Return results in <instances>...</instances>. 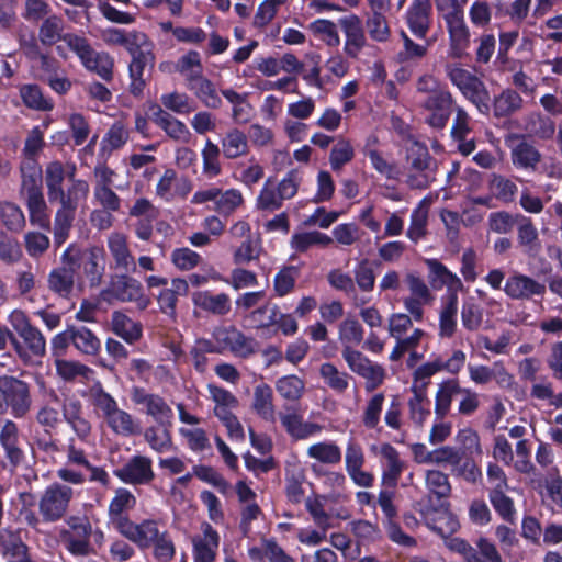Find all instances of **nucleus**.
Returning a JSON list of instances; mask_svg holds the SVG:
<instances>
[{
	"label": "nucleus",
	"mask_w": 562,
	"mask_h": 562,
	"mask_svg": "<svg viewBox=\"0 0 562 562\" xmlns=\"http://www.w3.org/2000/svg\"><path fill=\"white\" fill-rule=\"evenodd\" d=\"M425 481L428 494L422 515L430 530L446 538L459 528L458 520L449 512L448 498L451 494L449 477L439 470H427Z\"/></svg>",
	"instance_id": "obj_2"
},
{
	"label": "nucleus",
	"mask_w": 562,
	"mask_h": 562,
	"mask_svg": "<svg viewBox=\"0 0 562 562\" xmlns=\"http://www.w3.org/2000/svg\"><path fill=\"white\" fill-rule=\"evenodd\" d=\"M319 372L325 383L335 392L344 393L348 389L349 375L346 372H339L334 364H322Z\"/></svg>",
	"instance_id": "obj_62"
},
{
	"label": "nucleus",
	"mask_w": 562,
	"mask_h": 562,
	"mask_svg": "<svg viewBox=\"0 0 562 562\" xmlns=\"http://www.w3.org/2000/svg\"><path fill=\"white\" fill-rule=\"evenodd\" d=\"M0 218L7 229L11 232H20L25 226L22 210L12 202L0 203Z\"/></svg>",
	"instance_id": "obj_57"
},
{
	"label": "nucleus",
	"mask_w": 562,
	"mask_h": 562,
	"mask_svg": "<svg viewBox=\"0 0 562 562\" xmlns=\"http://www.w3.org/2000/svg\"><path fill=\"white\" fill-rule=\"evenodd\" d=\"M307 454L326 464H337L341 461V450L334 442L314 443L308 448Z\"/></svg>",
	"instance_id": "obj_55"
},
{
	"label": "nucleus",
	"mask_w": 562,
	"mask_h": 562,
	"mask_svg": "<svg viewBox=\"0 0 562 562\" xmlns=\"http://www.w3.org/2000/svg\"><path fill=\"white\" fill-rule=\"evenodd\" d=\"M27 551L29 547L23 542L18 532L7 529L0 531V552L3 555L15 559Z\"/></svg>",
	"instance_id": "obj_54"
},
{
	"label": "nucleus",
	"mask_w": 562,
	"mask_h": 562,
	"mask_svg": "<svg viewBox=\"0 0 562 562\" xmlns=\"http://www.w3.org/2000/svg\"><path fill=\"white\" fill-rule=\"evenodd\" d=\"M68 530L61 532L66 550L74 557H87L94 553L90 542L92 525L87 517L71 516L67 520Z\"/></svg>",
	"instance_id": "obj_6"
},
{
	"label": "nucleus",
	"mask_w": 562,
	"mask_h": 562,
	"mask_svg": "<svg viewBox=\"0 0 562 562\" xmlns=\"http://www.w3.org/2000/svg\"><path fill=\"white\" fill-rule=\"evenodd\" d=\"M244 203L243 194L237 189H228L225 192L221 191L214 210L224 216H229Z\"/></svg>",
	"instance_id": "obj_64"
},
{
	"label": "nucleus",
	"mask_w": 562,
	"mask_h": 562,
	"mask_svg": "<svg viewBox=\"0 0 562 562\" xmlns=\"http://www.w3.org/2000/svg\"><path fill=\"white\" fill-rule=\"evenodd\" d=\"M132 55V61L128 65L130 75V93L135 98H140L146 87V81L143 78L144 70L147 65L154 66L155 56L150 50H143L142 46L135 47L130 52Z\"/></svg>",
	"instance_id": "obj_20"
},
{
	"label": "nucleus",
	"mask_w": 562,
	"mask_h": 562,
	"mask_svg": "<svg viewBox=\"0 0 562 562\" xmlns=\"http://www.w3.org/2000/svg\"><path fill=\"white\" fill-rule=\"evenodd\" d=\"M214 339L218 346L217 351H252L247 347V338L235 326L217 327L213 333ZM209 351H214L210 349Z\"/></svg>",
	"instance_id": "obj_30"
},
{
	"label": "nucleus",
	"mask_w": 562,
	"mask_h": 562,
	"mask_svg": "<svg viewBox=\"0 0 562 562\" xmlns=\"http://www.w3.org/2000/svg\"><path fill=\"white\" fill-rule=\"evenodd\" d=\"M462 94L476 106L480 113L490 114L492 110L491 95L485 83L477 76Z\"/></svg>",
	"instance_id": "obj_42"
},
{
	"label": "nucleus",
	"mask_w": 562,
	"mask_h": 562,
	"mask_svg": "<svg viewBox=\"0 0 562 562\" xmlns=\"http://www.w3.org/2000/svg\"><path fill=\"white\" fill-rule=\"evenodd\" d=\"M449 34V57L462 59L470 46V31L464 22L463 11L454 7L445 15Z\"/></svg>",
	"instance_id": "obj_11"
},
{
	"label": "nucleus",
	"mask_w": 562,
	"mask_h": 562,
	"mask_svg": "<svg viewBox=\"0 0 562 562\" xmlns=\"http://www.w3.org/2000/svg\"><path fill=\"white\" fill-rule=\"evenodd\" d=\"M517 240L524 252L529 257L537 256L541 250L538 231L530 217L518 215Z\"/></svg>",
	"instance_id": "obj_32"
},
{
	"label": "nucleus",
	"mask_w": 562,
	"mask_h": 562,
	"mask_svg": "<svg viewBox=\"0 0 562 562\" xmlns=\"http://www.w3.org/2000/svg\"><path fill=\"white\" fill-rule=\"evenodd\" d=\"M252 408L263 420H276L273 392L270 385L261 383L255 387Z\"/></svg>",
	"instance_id": "obj_37"
},
{
	"label": "nucleus",
	"mask_w": 562,
	"mask_h": 562,
	"mask_svg": "<svg viewBox=\"0 0 562 562\" xmlns=\"http://www.w3.org/2000/svg\"><path fill=\"white\" fill-rule=\"evenodd\" d=\"M386 11H372L368 15L366 26L370 37L375 42H386L391 35L387 20L384 15Z\"/></svg>",
	"instance_id": "obj_52"
},
{
	"label": "nucleus",
	"mask_w": 562,
	"mask_h": 562,
	"mask_svg": "<svg viewBox=\"0 0 562 562\" xmlns=\"http://www.w3.org/2000/svg\"><path fill=\"white\" fill-rule=\"evenodd\" d=\"M338 23L345 34V54L356 59L367 45V38L361 19L357 14H349L338 19Z\"/></svg>",
	"instance_id": "obj_16"
},
{
	"label": "nucleus",
	"mask_w": 562,
	"mask_h": 562,
	"mask_svg": "<svg viewBox=\"0 0 562 562\" xmlns=\"http://www.w3.org/2000/svg\"><path fill=\"white\" fill-rule=\"evenodd\" d=\"M428 211L420 206L414 209L411 214V223L406 236L415 244L427 235Z\"/></svg>",
	"instance_id": "obj_61"
},
{
	"label": "nucleus",
	"mask_w": 562,
	"mask_h": 562,
	"mask_svg": "<svg viewBox=\"0 0 562 562\" xmlns=\"http://www.w3.org/2000/svg\"><path fill=\"white\" fill-rule=\"evenodd\" d=\"M88 59L89 63L86 60L82 63L87 70L97 74L106 82L113 80L114 59L109 53L93 50Z\"/></svg>",
	"instance_id": "obj_40"
},
{
	"label": "nucleus",
	"mask_w": 562,
	"mask_h": 562,
	"mask_svg": "<svg viewBox=\"0 0 562 562\" xmlns=\"http://www.w3.org/2000/svg\"><path fill=\"white\" fill-rule=\"evenodd\" d=\"M308 29L327 46L338 47L340 45V37L338 34L337 25L333 21L327 19H317L310 23Z\"/></svg>",
	"instance_id": "obj_47"
},
{
	"label": "nucleus",
	"mask_w": 562,
	"mask_h": 562,
	"mask_svg": "<svg viewBox=\"0 0 562 562\" xmlns=\"http://www.w3.org/2000/svg\"><path fill=\"white\" fill-rule=\"evenodd\" d=\"M192 303L196 308L215 316H225L232 308V301L227 293L213 294L209 290L194 292Z\"/></svg>",
	"instance_id": "obj_27"
},
{
	"label": "nucleus",
	"mask_w": 562,
	"mask_h": 562,
	"mask_svg": "<svg viewBox=\"0 0 562 562\" xmlns=\"http://www.w3.org/2000/svg\"><path fill=\"white\" fill-rule=\"evenodd\" d=\"M379 454L382 458L381 485L395 490L405 469V463L401 460L400 452L389 442L380 446Z\"/></svg>",
	"instance_id": "obj_18"
},
{
	"label": "nucleus",
	"mask_w": 562,
	"mask_h": 562,
	"mask_svg": "<svg viewBox=\"0 0 562 562\" xmlns=\"http://www.w3.org/2000/svg\"><path fill=\"white\" fill-rule=\"evenodd\" d=\"M9 321L30 351H46V340L43 334L30 323L23 311L14 310L10 314Z\"/></svg>",
	"instance_id": "obj_22"
},
{
	"label": "nucleus",
	"mask_w": 562,
	"mask_h": 562,
	"mask_svg": "<svg viewBox=\"0 0 562 562\" xmlns=\"http://www.w3.org/2000/svg\"><path fill=\"white\" fill-rule=\"evenodd\" d=\"M63 417L80 439H86L90 435L91 424L83 416L82 404L79 400L65 401Z\"/></svg>",
	"instance_id": "obj_31"
},
{
	"label": "nucleus",
	"mask_w": 562,
	"mask_h": 562,
	"mask_svg": "<svg viewBox=\"0 0 562 562\" xmlns=\"http://www.w3.org/2000/svg\"><path fill=\"white\" fill-rule=\"evenodd\" d=\"M430 0H414L406 10V24L417 38H425L431 25Z\"/></svg>",
	"instance_id": "obj_25"
},
{
	"label": "nucleus",
	"mask_w": 562,
	"mask_h": 562,
	"mask_svg": "<svg viewBox=\"0 0 562 562\" xmlns=\"http://www.w3.org/2000/svg\"><path fill=\"white\" fill-rule=\"evenodd\" d=\"M506 490H491L488 493L490 502L495 512L507 522H515L516 509L514 501L505 494Z\"/></svg>",
	"instance_id": "obj_49"
},
{
	"label": "nucleus",
	"mask_w": 562,
	"mask_h": 562,
	"mask_svg": "<svg viewBox=\"0 0 562 562\" xmlns=\"http://www.w3.org/2000/svg\"><path fill=\"white\" fill-rule=\"evenodd\" d=\"M65 22L61 16L52 14L46 16L38 29V40L44 46H53L57 42H63Z\"/></svg>",
	"instance_id": "obj_38"
},
{
	"label": "nucleus",
	"mask_w": 562,
	"mask_h": 562,
	"mask_svg": "<svg viewBox=\"0 0 562 562\" xmlns=\"http://www.w3.org/2000/svg\"><path fill=\"white\" fill-rule=\"evenodd\" d=\"M449 549L461 554L464 562H504L496 544L486 537H479L474 546L456 537L450 539Z\"/></svg>",
	"instance_id": "obj_8"
},
{
	"label": "nucleus",
	"mask_w": 562,
	"mask_h": 562,
	"mask_svg": "<svg viewBox=\"0 0 562 562\" xmlns=\"http://www.w3.org/2000/svg\"><path fill=\"white\" fill-rule=\"evenodd\" d=\"M512 161L517 169L535 171L541 154L532 144L521 140L512 149Z\"/></svg>",
	"instance_id": "obj_35"
},
{
	"label": "nucleus",
	"mask_w": 562,
	"mask_h": 562,
	"mask_svg": "<svg viewBox=\"0 0 562 562\" xmlns=\"http://www.w3.org/2000/svg\"><path fill=\"white\" fill-rule=\"evenodd\" d=\"M395 490L384 487L380 491L378 504L384 515L383 527L386 530L389 539L400 546L412 548L417 544L414 537L405 533L400 524L395 521L397 508L393 503Z\"/></svg>",
	"instance_id": "obj_7"
},
{
	"label": "nucleus",
	"mask_w": 562,
	"mask_h": 562,
	"mask_svg": "<svg viewBox=\"0 0 562 562\" xmlns=\"http://www.w3.org/2000/svg\"><path fill=\"white\" fill-rule=\"evenodd\" d=\"M483 321V308L474 299L465 300L461 307V322L462 326L470 330H477Z\"/></svg>",
	"instance_id": "obj_60"
},
{
	"label": "nucleus",
	"mask_w": 562,
	"mask_h": 562,
	"mask_svg": "<svg viewBox=\"0 0 562 562\" xmlns=\"http://www.w3.org/2000/svg\"><path fill=\"white\" fill-rule=\"evenodd\" d=\"M203 536L193 539V562H214L220 546V535L209 522L201 525Z\"/></svg>",
	"instance_id": "obj_26"
},
{
	"label": "nucleus",
	"mask_w": 562,
	"mask_h": 562,
	"mask_svg": "<svg viewBox=\"0 0 562 562\" xmlns=\"http://www.w3.org/2000/svg\"><path fill=\"white\" fill-rule=\"evenodd\" d=\"M128 139V132L124 125L116 122L111 125L105 135L101 140V151H108L109 154L113 150L122 148Z\"/></svg>",
	"instance_id": "obj_58"
},
{
	"label": "nucleus",
	"mask_w": 562,
	"mask_h": 562,
	"mask_svg": "<svg viewBox=\"0 0 562 562\" xmlns=\"http://www.w3.org/2000/svg\"><path fill=\"white\" fill-rule=\"evenodd\" d=\"M108 248L114 260L115 269L122 272H135L136 263L127 245L126 237L121 233H112L108 238Z\"/></svg>",
	"instance_id": "obj_29"
},
{
	"label": "nucleus",
	"mask_w": 562,
	"mask_h": 562,
	"mask_svg": "<svg viewBox=\"0 0 562 562\" xmlns=\"http://www.w3.org/2000/svg\"><path fill=\"white\" fill-rule=\"evenodd\" d=\"M170 260L181 271H190L198 267L202 257L189 247H180L172 250Z\"/></svg>",
	"instance_id": "obj_63"
},
{
	"label": "nucleus",
	"mask_w": 562,
	"mask_h": 562,
	"mask_svg": "<svg viewBox=\"0 0 562 562\" xmlns=\"http://www.w3.org/2000/svg\"><path fill=\"white\" fill-rule=\"evenodd\" d=\"M351 371L366 379V390L372 392L382 385L385 370L382 366L373 363L363 353H342Z\"/></svg>",
	"instance_id": "obj_13"
},
{
	"label": "nucleus",
	"mask_w": 562,
	"mask_h": 562,
	"mask_svg": "<svg viewBox=\"0 0 562 562\" xmlns=\"http://www.w3.org/2000/svg\"><path fill=\"white\" fill-rule=\"evenodd\" d=\"M406 184L411 189L425 190L436 180L437 161L427 145L413 139L406 148Z\"/></svg>",
	"instance_id": "obj_4"
},
{
	"label": "nucleus",
	"mask_w": 562,
	"mask_h": 562,
	"mask_svg": "<svg viewBox=\"0 0 562 562\" xmlns=\"http://www.w3.org/2000/svg\"><path fill=\"white\" fill-rule=\"evenodd\" d=\"M130 272H122L112 278L110 286L101 292L102 295L110 294L121 302H134L139 310H146L150 299L144 294L142 283L128 276Z\"/></svg>",
	"instance_id": "obj_9"
},
{
	"label": "nucleus",
	"mask_w": 562,
	"mask_h": 562,
	"mask_svg": "<svg viewBox=\"0 0 562 562\" xmlns=\"http://www.w3.org/2000/svg\"><path fill=\"white\" fill-rule=\"evenodd\" d=\"M220 155L221 150L218 145L214 144L211 139H207L201 151V156L203 161L202 171L209 179H213L222 172Z\"/></svg>",
	"instance_id": "obj_48"
},
{
	"label": "nucleus",
	"mask_w": 562,
	"mask_h": 562,
	"mask_svg": "<svg viewBox=\"0 0 562 562\" xmlns=\"http://www.w3.org/2000/svg\"><path fill=\"white\" fill-rule=\"evenodd\" d=\"M137 499L135 495L125 487H119L109 504L108 515L110 522L120 533L128 522V512L136 506Z\"/></svg>",
	"instance_id": "obj_17"
},
{
	"label": "nucleus",
	"mask_w": 562,
	"mask_h": 562,
	"mask_svg": "<svg viewBox=\"0 0 562 562\" xmlns=\"http://www.w3.org/2000/svg\"><path fill=\"white\" fill-rule=\"evenodd\" d=\"M76 269L72 263L60 261V266L50 270L47 277V286L50 292L60 299H70L75 290Z\"/></svg>",
	"instance_id": "obj_24"
},
{
	"label": "nucleus",
	"mask_w": 562,
	"mask_h": 562,
	"mask_svg": "<svg viewBox=\"0 0 562 562\" xmlns=\"http://www.w3.org/2000/svg\"><path fill=\"white\" fill-rule=\"evenodd\" d=\"M339 337L345 344L344 351H353L363 339V328L356 319H346L339 327Z\"/></svg>",
	"instance_id": "obj_59"
},
{
	"label": "nucleus",
	"mask_w": 562,
	"mask_h": 562,
	"mask_svg": "<svg viewBox=\"0 0 562 562\" xmlns=\"http://www.w3.org/2000/svg\"><path fill=\"white\" fill-rule=\"evenodd\" d=\"M278 305L266 303L244 316V321L251 328H269L274 325L278 316Z\"/></svg>",
	"instance_id": "obj_41"
},
{
	"label": "nucleus",
	"mask_w": 562,
	"mask_h": 562,
	"mask_svg": "<svg viewBox=\"0 0 562 562\" xmlns=\"http://www.w3.org/2000/svg\"><path fill=\"white\" fill-rule=\"evenodd\" d=\"M458 295L450 293L440 312L439 334L442 337H452L457 327Z\"/></svg>",
	"instance_id": "obj_43"
},
{
	"label": "nucleus",
	"mask_w": 562,
	"mask_h": 562,
	"mask_svg": "<svg viewBox=\"0 0 562 562\" xmlns=\"http://www.w3.org/2000/svg\"><path fill=\"white\" fill-rule=\"evenodd\" d=\"M0 443L5 451V457L13 467L19 465L23 458V451L19 448V431L15 423L8 420L0 431Z\"/></svg>",
	"instance_id": "obj_34"
},
{
	"label": "nucleus",
	"mask_w": 562,
	"mask_h": 562,
	"mask_svg": "<svg viewBox=\"0 0 562 562\" xmlns=\"http://www.w3.org/2000/svg\"><path fill=\"white\" fill-rule=\"evenodd\" d=\"M276 390L283 398L297 402L304 393L305 383L294 374L285 375L278 379Z\"/></svg>",
	"instance_id": "obj_50"
},
{
	"label": "nucleus",
	"mask_w": 562,
	"mask_h": 562,
	"mask_svg": "<svg viewBox=\"0 0 562 562\" xmlns=\"http://www.w3.org/2000/svg\"><path fill=\"white\" fill-rule=\"evenodd\" d=\"M148 115L150 120L171 139L178 142L189 140L191 134L187 125L164 110L158 103L149 104Z\"/></svg>",
	"instance_id": "obj_19"
},
{
	"label": "nucleus",
	"mask_w": 562,
	"mask_h": 562,
	"mask_svg": "<svg viewBox=\"0 0 562 562\" xmlns=\"http://www.w3.org/2000/svg\"><path fill=\"white\" fill-rule=\"evenodd\" d=\"M187 88L193 91L205 106L218 109L222 105V99L217 94L214 83L203 77L200 71H192L187 76Z\"/></svg>",
	"instance_id": "obj_28"
},
{
	"label": "nucleus",
	"mask_w": 562,
	"mask_h": 562,
	"mask_svg": "<svg viewBox=\"0 0 562 562\" xmlns=\"http://www.w3.org/2000/svg\"><path fill=\"white\" fill-rule=\"evenodd\" d=\"M0 392L4 397L7 408H10L15 418L24 417L30 411L32 400L26 382L14 376L0 378Z\"/></svg>",
	"instance_id": "obj_10"
},
{
	"label": "nucleus",
	"mask_w": 562,
	"mask_h": 562,
	"mask_svg": "<svg viewBox=\"0 0 562 562\" xmlns=\"http://www.w3.org/2000/svg\"><path fill=\"white\" fill-rule=\"evenodd\" d=\"M355 158V149L349 139L340 138L333 146L329 164L333 171H339Z\"/></svg>",
	"instance_id": "obj_53"
},
{
	"label": "nucleus",
	"mask_w": 562,
	"mask_h": 562,
	"mask_svg": "<svg viewBox=\"0 0 562 562\" xmlns=\"http://www.w3.org/2000/svg\"><path fill=\"white\" fill-rule=\"evenodd\" d=\"M222 151L225 158L236 159L245 156L249 151L247 135L238 130H229L221 139Z\"/></svg>",
	"instance_id": "obj_36"
},
{
	"label": "nucleus",
	"mask_w": 562,
	"mask_h": 562,
	"mask_svg": "<svg viewBox=\"0 0 562 562\" xmlns=\"http://www.w3.org/2000/svg\"><path fill=\"white\" fill-rule=\"evenodd\" d=\"M72 495L74 491L68 485L60 483L48 485L38 502V509L43 521L56 522L60 520L69 507Z\"/></svg>",
	"instance_id": "obj_5"
},
{
	"label": "nucleus",
	"mask_w": 562,
	"mask_h": 562,
	"mask_svg": "<svg viewBox=\"0 0 562 562\" xmlns=\"http://www.w3.org/2000/svg\"><path fill=\"white\" fill-rule=\"evenodd\" d=\"M120 535L135 543L140 550H146L151 548V544L161 532L159 531L157 520L143 519L138 524L131 520L128 525L120 531Z\"/></svg>",
	"instance_id": "obj_23"
},
{
	"label": "nucleus",
	"mask_w": 562,
	"mask_h": 562,
	"mask_svg": "<svg viewBox=\"0 0 562 562\" xmlns=\"http://www.w3.org/2000/svg\"><path fill=\"white\" fill-rule=\"evenodd\" d=\"M331 243L330 236L318 231L295 233L291 237V247L297 252H305L315 245L327 247Z\"/></svg>",
	"instance_id": "obj_44"
},
{
	"label": "nucleus",
	"mask_w": 562,
	"mask_h": 562,
	"mask_svg": "<svg viewBox=\"0 0 562 562\" xmlns=\"http://www.w3.org/2000/svg\"><path fill=\"white\" fill-rule=\"evenodd\" d=\"M452 106L453 99L449 91H435L424 103V108L430 111L426 123L436 130L445 128L452 113Z\"/></svg>",
	"instance_id": "obj_14"
},
{
	"label": "nucleus",
	"mask_w": 562,
	"mask_h": 562,
	"mask_svg": "<svg viewBox=\"0 0 562 562\" xmlns=\"http://www.w3.org/2000/svg\"><path fill=\"white\" fill-rule=\"evenodd\" d=\"M60 261L72 263L80 270L91 289L98 288L105 274V251L103 247L90 246L79 248L70 244L61 254Z\"/></svg>",
	"instance_id": "obj_3"
},
{
	"label": "nucleus",
	"mask_w": 562,
	"mask_h": 562,
	"mask_svg": "<svg viewBox=\"0 0 562 562\" xmlns=\"http://www.w3.org/2000/svg\"><path fill=\"white\" fill-rule=\"evenodd\" d=\"M503 290L513 300H530L532 296H543L546 285L529 276L514 273L506 279Z\"/></svg>",
	"instance_id": "obj_21"
},
{
	"label": "nucleus",
	"mask_w": 562,
	"mask_h": 562,
	"mask_svg": "<svg viewBox=\"0 0 562 562\" xmlns=\"http://www.w3.org/2000/svg\"><path fill=\"white\" fill-rule=\"evenodd\" d=\"M131 400L136 405H144L146 414L151 416L157 423L170 424L173 412L160 395L147 393L144 387L134 386L131 391Z\"/></svg>",
	"instance_id": "obj_15"
},
{
	"label": "nucleus",
	"mask_w": 562,
	"mask_h": 562,
	"mask_svg": "<svg viewBox=\"0 0 562 562\" xmlns=\"http://www.w3.org/2000/svg\"><path fill=\"white\" fill-rule=\"evenodd\" d=\"M147 40V35L142 32L126 33L121 29H109L106 41L111 44L124 46L128 52L137 46H142Z\"/></svg>",
	"instance_id": "obj_51"
},
{
	"label": "nucleus",
	"mask_w": 562,
	"mask_h": 562,
	"mask_svg": "<svg viewBox=\"0 0 562 562\" xmlns=\"http://www.w3.org/2000/svg\"><path fill=\"white\" fill-rule=\"evenodd\" d=\"M19 94L23 104L27 109L40 112H49L55 106L53 99L46 97L43 89L36 83H25L20 86Z\"/></svg>",
	"instance_id": "obj_33"
},
{
	"label": "nucleus",
	"mask_w": 562,
	"mask_h": 562,
	"mask_svg": "<svg viewBox=\"0 0 562 562\" xmlns=\"http://www.w3.org/2000/svg\"><path fill=\"white\" fill-rule=\"evenodd\" d=\"M457 393H461V387L456 381L440 384L435 400V414L438 419H442L449 413L452 396Z\"/></svg>",
	"instance_id": "obj_46"
},
{
	"label": "nucleus",
	"mask_w": 562,
	"mask_h": 562,
	"mask_svg": "<svg viewBox=\"0 0 562 562\" xmlns=\"http://www.w3.org/2000/svg\"><path fill=\"white\" fill-rule=\"evenodd\" d=\"M75 175V165L66 170L59 160L50 161L45 167L44 180L48 201L60 205L55 214L54 226L71 227L80 201L86 200L89 193L88 182L76 179Z\"/></svg>",
	"instance_id": "obj_1"
},
{
	"label": "nucleus",
	"mask_w": 562,
	"mask_h": 562,
	"mask_svg": "<svg viewBox=\"0 0 562 562\" xmlns=\"http://www.w3.org/2000/svg\"><path fill=\"white\" fill-rule=\"evenodd\" d=\"M491 106L495 117H507L522 106V98L516 90L505 89L494 98Z\"/></svg>",
	"instance_id": "obj_39"
},
{
	"label": "nucleus",
	"mask_w": 562,
	"mask_h": 562,
	"mask_svg": "<svg viewBox=\"0 0 562 562\" xmlns=\"http://www.w3.org/2000/svg\"><path fill=\"white\" fill-rule=\"evenodd\" d=\"M113 474L123 483L130 485H149L155 480L153 460L147 456H132Z\"/></svg>",
	"instance_id": "obj_12"
},
{
	"label": "nucleus",
	"mask_w": 562,
	"mask_h": 562,
	"mask_svg": "<svg viewBox=\"0 0 562 562\" xmlns=\"http://www.w3.org/2000/svg\"><path fill=\"white\" fill-rule=\"evenodd\" d=\"M113 328L115 334L127 342H133L142 336L140 325L119 312L113 314Z\"/></svg>",
	"instance_id": "obj_56"
},
{
	"label": "nucleus",
	"mask_w": 562,
	"mask_h": 562,
	"mask_svg": "<svg viewBox=\"0 0 562 562\" xmlns=\"http://www.w3.org/2000/svg\"><path fill=\"white\" fill-rule=\"evenodd\" d=\"M111 430L120 436L130 437L138 432L132 415L119 407L105 418Z\"/></svg>",
	"instance_id": "obj_45"
}]
</instances>
